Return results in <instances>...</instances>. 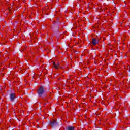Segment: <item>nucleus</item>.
<instances>
[{"instance_id":"7ed1b4c3","label":"nucleus","mask_w":130,"mask_h":130,"mask_svg":"<svg viewBox=\"0 0 130 130\" xmlns=\"http://www.w3.org/2000/svg\"><path fill=\"white\" fill-rule=\"evenodd\" d=\"M98 41H97V40H96V39H93L92 41V43L93 44V45H96V44H97V43H98Z\"/></svg>"},{"instance_id":"20e7f679","label":"nucleus","mask_w":130,"mask_h":130,"mask_svg":"<svg viewBox=\"0 0 130 130\" xmlns=\"http://www.w3.org/2000/svg\"><path fill=\"white\" fill-rule=\"evenodd\" d=\"M53 66H54V68H55V69H58V68L59 67V63H57V64H55V62H53Z\"/></svg>"},{"instance_id":"39448f33","label":"nucleus","mask_w":130,"mask_h":130,"mask_svg":"<svg viewBox=\"0 0 130 130\" xmlns=\"http://www.w3.org/2000/svg\"><path fill=\"white\" fill-rule=\"evenodd\" d=\"M67 130H75V127L74 126H68Z\"/></svg>"},{"instance_id":"423d86ee","label":"nucleus","mask_w":130,"mask_h":130,"mask_svg":"<svg viewBox=\"0 0 130 130\" xmlns=\"http://www.w3.org/2000/svg\"><path fill=\"white\" fill-rule=\"evenodd\" d=\"M55 123H56V122L55 121H53L52 123H51V124L52 125H53L55 124Z\"/></svg>"},{"instance_id":"f257e3e1","label":"nucleus","mask_w":130,"mask_h":130,"mask_svg":"<svg viewBox=\"0 0 130 130\" xmlns=\"http://www.w3.org/2000/svg\"><path fill=\"white\" fill-rule=\"evenodd\" d=\"M43 93H44V87L43 86H41L38 90V95L39 97H42Z\"/></svg>"},{"instance_id":"f03ea898","label":"nucleus","mask_w":130,"mask_h":130,"mask_svg":"<svg viewBox=\"0 0 130 130\" xmlns=\"http://www.w3.org/2000/svg\"><path fill=\"white\" fill-rule=\"evenodd\" d=\"M16 97V95L14 93H11L10 94V99L11 101H13L14 99H15Z\"/></svg>"}]
</instances>
